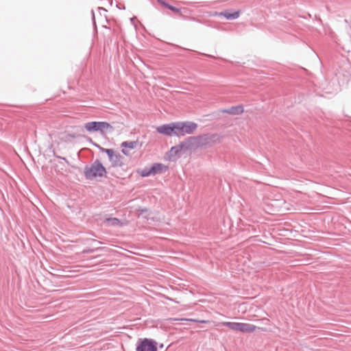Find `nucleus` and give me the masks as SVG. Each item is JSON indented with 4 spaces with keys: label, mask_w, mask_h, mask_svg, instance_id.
<instances>
[{
    "label": "nucleus",
    "mask_w": 351,
    "mask_h": 351,
    "mask_svg": "<svg viewBox=\"0 0 351 351\" xmlns=\"http://www.w3.org/2000/svg\"><path fill=\"white\" fill-rule=\"evenodd\" d=\"M84 173L88 179L93 180L106 176L107 172L101 163L95 162L90 167H86Z\"/></svg>",
    "instance_id": "nucleus-1"
},
{
    "label": "nucleus",
    "mask_w": 351,
    "mask_h": 351,
    "mask_svg": "<svg viewBox=\"0 0 351 351\" xmlns=\"http://www.w3.org/2000/svg\"><path fill=\"white\" fill-rule=\"evenodd\" d=\"M197 124L193 122L175 123V136H184L194 132L197 129Z\"/></svg>",
    "instance_id": "nucleus-2"
},
{
    "label": "nucleus",
    "mask_w": 351,
    "mask_h": 351,
    "mask_svg": "<svg viewBox=\"0 0 351 351\" xmlns=\"http://www.w3.org/2000/svg\"><path fill=\"white\" fill-rule=\"evenodd\" d=\"M136 351H158L157 343L150 339H139L138 341Z\"/></svg>",
    "instance_id": "nucleus-3"
},
{
    "label": "nucleus",
    "mask_w": 351,
    "mask_h": 351,
    "mask_svg": "<svg viewBox=\"0 0 351 351\" xmlns=\"http://www.w3.org/2000/svg\"><path fill=\"white\" fill-rule=\"evenodd\" d=\"M109 128V124L107 122H97L92 121L86 123L84 125V128L90 132L100 131L103 132L107 130Z\"/></svg>",
    "instance_id": "nucleus-4"
},
{
    "label": "nucleus",
    "mask_w": 351,
    "mask_h": 351,
    "mask_svg": "<svg viewBox=\"0 0 351 351\" xmlns=\"http://www.w3.org/2000/svg\"><path fill=\"white\" fill-rule=\"evenodd\" d=\"M175 123L165 124L156 128V131L162 134L167 136H175Z\"/></svg>",
    "instance_id": "nucleus-5"
},
{
    "label": "nucleus",
    "mask_w": 351,
    "mask_h": 351,
    "mask_svg": "<svg viewBox=\"0 0 351 351\" xmlns=\"http://www.w3.org/2000/svg\"><path fill=\"white\" fill-rule=\"evenodd\" d=\"M184 145L183 144L178 145L177 146L173 147L167 153V159L169 160H174L175 157L178 156L180 152L184 149Z\"/></svg>",
    "instance_id": "nucleus-6"
},
{
    "label": "nucleus",
    "mask_w": 351,
    "mask_h": 351,
    "mask_svg": "<svg viewBox=\"0 0 351 351\" xmlns=\"http://www.w3.org/2000/svg\"><path fill=\"white\" fill-rule=\"evenodd\" d=\"M152 175L162 173L168 169V167L162 163H154L150 168Z\"/></svg>",
    "instance_id": "nucleus-7"
},
{
    "label": "nucleus",
    "mask_w": 351,
    "mask_h": 351,
    "mask_svg": "<svg viewBox=\"0 0 351 351\" xmlns=\"http://www.w3.org/2000/svg\"><path fill=\"white\" fill-rule=\"evenodd\" d=\"M136 145L137 141L123 142L121 144L122 152L125 155H128L130 154L129 150L134 149Z\"/></svg>",
    "instance_id": "nucleus-8"
},
{
    "label": "nucleus",
    "mask_w": 351,
    "mask_h": 351,
    "mask_svg": "<svg viewBox=\"0 0 351 351\" xmlns=\"http://www.w3.org/2000/svg\"><path fill=\"white\" fill-rule=\"evenodd\" d=\"M241 332H252L256 329V326L248 323H240Z\"/></svg>",
    "instance_id": "nucleus-9"
},
{
    "label": "nucleus",
    "mask_w": 351,
    "mask_h": 351,
    "mask_svg": "<svg viewBox=\"0 0 351 351\" xmlns=\"http://www.w3.org/2000/svg\"><path fill=\"white\" fill-rule=\"evenodd\" d=\"M222 324L223 326L228 327L230 329L232 330L241 332L240 322H223Z\"/></svg>",
    "instance_id": "nucleus-10"
},
{
    "label": "nucleus",
    "mask_w": 351,
    "mask_h": 351,
    "mask_svg": "<svg viewBox=\"0 0 351 351\" xmlns=\"http://www.w3.org/2000/svg\"><path fill=\"white\" fill-rule=\"evenodd\" d=\"M110 157L113 166H121L123 164V158L121 156L113 154L112 152Z\"/></svg>",
    "instance_id": "nucleus-11"
},
{
    "label": "nucleus",
    "mask_w": 351,
    "mask_h": 351,
    "mask_svg": "<svg viewBox=\"0 0 351 351\" xmlns=\"http://www.w3.org/2000/svg\"><path fill=\"white\" fill-rule=\"evenodd\" d=\"M227 19H237L239 16V12H234V13L224 12L222 14Z\"/></svg>",
    "instance_id": "nucleus-12"
},
{
    "label": "nucleus",
    "mask_w": 351,
    "mask_h": 351,
    "mask_svg": "<svg viewBox=\"0 0 351 351\" xmlns=\"http://www.w3.org/2000/svg\"><path fill=\"white\" fill-rule=\"evenodd\" d=\"M137 173L142 177H147L152 175L151 169H145L142 170H138Z\"/></svg>",
    "instance_id": "nucleus-13"
},
{
    "label": "nucleus",
    "mask_w": 351,
    "mask_h": 351,
    "mask_svg": "<svg viewBox=\"0 0 351 351\" xmlns=\"http://www.w3.org/2000/svg\"><path fill=\"white\" fill-rule=\"evenodd\" d=\"M123 222L117 218H111V226H119L123 225Z\"/></svg>",
    "instance_id": "nucleus-14"
},
{
    "label": "nucleus",
    "mask_w": 351,
    "mask_h": 351,
    "mask_svg": "<svg viewBox=\"0 0 351 351\" xmlns=\"http://www.w3.org/2000/svg\"><path fill=\"white\" fill-rule=\"evenodd\" d=\"M188 321H190V322H201V323H208V321L207 320H197V319H187Z\"/></svg>",
    "instance_id": "nucleus-15"
},
{
    "label": "nucleus",
    "mask_w": 351,
    "mask_h": 351,
    "mask_svg": "<svg viewBox=\"0 0 351 351\" xmlns=\"http://www.w3.org/2000/svg\"><path fill=\"white\" fill-rule=\"evenodd\" d=\"M99 23L102 25L104 27L107 28V25H105L101 20L99 19Z\"/></svg>",
    "instance_id": "nucleus-16"
},
{
    "label": "nucleus",
    "mask_w": 351,
    "mask_h": 351,
    "mask_svg": "<svg viewBox=\"0 0 351 351\" xmlns=\"http://www.w3.org/2000/svg\"><path fill=\"white\" fill-rule=\"evenodd\" d=\"M168 8H169L170 10H173V11H177V10H178L176 8H173V7H172V6H170V5H169V6H168Z\"/></svg>",
    "instance_id": "nucleus-17"
},
{
    "label": "nucleus",
    "mask_w": 351,
    "mask_h": 351,
    "mask_svg": "<svg viewBox=\"0 0 351 351\" xmlns=\"http://www.w3.org/2000/svg\"><path fill=\"white\" fill-rule=\"evenodd\" d=\"M236 110L238 112H243V110H242V108L241 107L236 108Z\"/></svg>",
    "instance_id": "nucleus-18"
},
{
    "label": "nucleus",
    "mask_w": 351,
    "mask_h": 351,
    "mask_svg": "<svg viewBox=\"0 0 351 351\" xmlns=\"http://www.w3.org/2000/svg\"><path fill=\"white\" fill-rule=\"evenodd\" d=\"M106 152L110 155V149H106Z\"/></svg>",
    "instance_id": "nucleus-19"
},
{
    "label": "nucleus",
    "mask_w": 351,
    "mask_h": 351,
    "mask_svg": "<svg viewBox=\"0 0 351 351\" xmlns=\"http://www.w3.org/2000/svg\"><path fill=\"white\" fill-rule=\"evenodd\" d=\"M111 252L115 253V252H117V251L116 250H111Z\"/></svg>",
    "instance_id": "nucleus-20"
}]
</instances>
